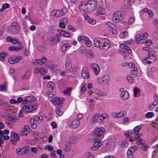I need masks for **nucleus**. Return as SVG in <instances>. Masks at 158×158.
Here are the masks:
<instances>
[{"label":"nucleus","instance_id":"46","mask_svg":"<svg viewBox=\"0 0 158 158\" xmlns=\"http://www.w3.org/2000/svg\"><path fill=\"white\" fill-rule=\"evenodd\" d=\"M47 73L46 69L45 68H40V74L41 75H44Z\"/></svg>","mask_w":158,"mask_h":158},{"label":"nucleus","instance_id":"17","mask_svg":"<svg viewBox=\"0 0 158 158\" xmlns=\"http://www.w3.org/2000/svg\"><path fill=\"white\" fill-rule=\"evenodd\" d=\"M6 40L7 41L10 42L13 44L17 43L18 44H20L21 43L19 40L17 38H13L11 37L8 36L6 38Z\"/></svg>","mask_w":158,"mask_h":158},{"label":"nucleus","instance_id":"20","mask_svg":"<svg viewBox=\"0 0 158 158\" xmlns=\"http://www.w3.org/2000/svg\"><path fill=\"white\" fill-rule=\"evenodd\" d=\"M61 13V12L60 11V10H54L51 12V14L52 16L55 17H58L61 16L63 14V13Z\"/></svg>","mask_w":158,"mask_h":158},{"label":"nucleus","instance_id":"50","mask_svg":"<svg viewBox=\"0 0 158 158\" xmlns=\"http://www.w3.org/2000/svg\"><path fill=\"white\" fill-rule=\"evenodd\" d=\"M96 116V115H95V114H94L93 115L92 118L91 119V122L94 123H96L97 122V118Z\"/></svg>","mask_w":158,"mask_h":158},{"label":"nucleus","instance_id":"8","mask_svg":"<svg viewBox=\"0 0 158 158\" xmlns=\"http://www.w3.org/2000/svg\"><path fill=\"white\" fill-rule=\"evenodd\" d=\"M80 124V122L78 120L74 119L69 121V124L71 128L75 129L77 128Z\"/></svg>","mask_w":158,"mask_h":158},{"label":"nucleus","instance_id":"41","mask_svg":"<svg viewBox=\"0 0 158 158\" xmlns=\"http://www.w3.org/2000/svg\"><path fill=\"white\" fill-rule=\"evenodd\" d=\"M37 49L41 52H44L46 51V48L45 46L40 45L38 47Z\"/></svg>","mask_w":158,"mask_h":158},{"label":"nucleus","instance_id":"15","mask_svg":"<svg viewBox=\"0 0 158 158\" xmlns=\"http://www.w3.org/2000/svg\"><path fill=\"white\" fill-rule=\"evenodd\" d=\"M30 130L29 127L28 126L26 125L24 127L23 130L19 132V134L21 136L26 135L29 133Z\"/></svg>","mask_w":158,"mask_h":158},{"label":"nucleus","instance_id":"21","mask_svg":"<svg viewBox=\"0 0 158 158\" xmlns=\"http://www.w3.org/2000/svg\"><path fill=\"white\" fill-rule=\"evenodd\" d=\"M93 94L94 96L98 97L103 96L104 94V93L102 91L96 88L93 89Z\"/></svg>","mask_w":158,"mask_h":158},{"label":"nucleus","instance_id":"36","mask_svg":"<svg viewBox=\"0 0 158 158\" xmlns=\"http://www.w3.org/2000/svg\"><path fill=\"white\" fill-rule=\"evenodd\" d=\"M10 5L8 3H5L2 5V8L0 9V11L1 12H3L4 10L7 8L10 7Z\"/></svg>","mask_w":158,"mask_h":158},{"label":"nucleus","instance_id":"22","mask_svg":"<svg viewBox=\"0 0 158 158\" xmlns=\"http://www.w3.org/2000/svg\"><path fill=\"white\" fill-rule=\"evenodd\" d=\"M87 3H86L84 2H82L79 6L80 9L81 10H82L83 11H85V12H89V10H88V8H87Z\"/></svg>","mask_w":158,"mask_h":158},{"label":"nucleus","instance_id":"16","mask_svg":"<svg viewBox=\"0 0 158 158\" xmlns=\"http://www.w3.org/2000/svg\"><path fill=\"white\" fill-rule=\"evenodd\" d=\"M110 44L109 40L106 38L103 39V42L102 47V49H104L107 50L110 47Z\"/></svg>","mask_w":158,"mask_h":158},{"label":"nucleus","instance_id":"33","mask_svg":"<svg viewBox=\"0 0 158 158\" xmlns=\"http://www.w3.org/2000/svg\"><path fill=\"white\" fill-rule=\"evenodd\" d=\"M116 15V13H114L113 14V20L114 22H118L119 20L121 19L122 18L121 16H115Z\"/></svg>","mask_w":158,"mask_h":158},{"label":"nucleus","instance_id":"64","mask_svg":"<svg viewBox=\"0 0 158 158\" xmlns=\"http://www.w3.org/2000/svg\"><path fill=\"white\" fill-rule=\"evenodd\" d=\"M16 153L18 155H22V151L21 148H18L16 150Z\"/></svg>","mask_w":158,"mask_h":158},{"label":"nucleus","instance_id":"34","mask_svg":"<svg viewBox=\"0 0 158 158\" xmlns=\"http://www.w3.org/2000/svg\"><path fill=\"white\" fill-rule=\"evenodd\" d=\"M65 66L66 69L69 70H70L72 68L71 64L69 59H67L66 60Z\"/></svg>","mask_w":158,"mask_h":158},{"label":"nucleus","instance_id":"9","mask_svg":"<svg viewBox=\"0 0 158 158\" xmlns=\"http://www.w3.org/2000/svg\"><path fill=\"white\" fill-rule=\"evenodd\" d=\"M94 142L93 146L92 147V149L93 150H96L98 149L101 145V141L99 139H94Z\"/></svg>","mask_w":158,"mask_h":158},{"label":"nucleus","instance_id":"7","mask_svg":"<svg viewBox=\"0 0 158 158\" xmlns=\"http://www.w3.org/2000/svg\"><path fill=\"white\" fill-rule=\"evenodd\" d=\"M22 57L19 56H14L9 57L8 59V61L10 64H15L18 63L22 60Z\"/></svg>","mask_w":158,"mask_h":158},{"label":"nucleus","instance_id":"47","mask_svg":"<svg viewBox=\"0 0 158 158\" xmlns=\"http://www.w3.org/2000/svg\"><path fill=\"white\" fill-rule=\"evenodd\" d=\"M34 136L35 137V139L34 140L33 142L35 143L36 142L37 139L39 138V135L38 132L37 131L34 132Z\"/></svg>","mask_w":158,"mask_h":158},{"label":"nucleus","instance_id":"62","mask_svg":"<svg viewBox=\"0 0 158 158\" xmlns=\"http://www.w3.org/2000/svg\"><path fill=\"white\" fill-rule=\"evenodd\" d=\"M38 121V117L37 116H35L31 120L30 123H34L35 121Z\"/></svg>","mask_w":158,"mask_h":158},{"label":"nucleus","instance_id":"48","mask_svg":"<svg viewBox=\"0 0 158 158\" xmlns=\"http://www.w3.org/2000/svg\"><path fill=\"white\" fill-rule=\"evenodd\" d=\"M71 91V88L68 87L65 89L63 91V92L65 94H69L70 93Z\"/></svg>","mask_w":158,"mask_h":158},{"label":"nucleus","instance_id":"44","mask_svg":"<svg viewBox=\"0 0 158 158\" xmlns=\"http://www.w3.org/2000/svg\"><path fill=\"white\" fill-rule=\"evenodd\" d=\"M141 128V127L140 125H138L135 127L134 129V131L135 134L139 133L138 132Z\"/></svg>","mask_w":158,"mask_h":158},{"label":"nucleus","instance_id":"13","mask_svg":"<svg viewBox=\"0 0 158 158\" xmlns=\"http://www.w3.org/2000/svg\"><path fill=\"white\" fill-rule=\"evenodd\" d=\"M90 67H92L94 73L96 75H98L100 73L99 67L98 65L95 63L91 64L90 65Z\"/></svg>","mask_w":158,"mask_h":158},{"label":"nucleus","instance_id":"4","mask_svg":"<svg viewBox=\"0 0 158 158\" xmlns=\"http://www.w3.org/2000/svg\"><path fill=\"white\" fill-rule=\"evenodd\" d=\"M87 4V8H88L89 12H90L96 8L97 3L96 0H90L88 1Z\"/></svg>","mask_w":158,"mask_h":158},{"label":"nucleus","instance_id":"19","mask_svg":"<svg viewBox=\"0 0 158 158\" xmlns=\"http://www.w3.org/2000/svg\"><path fill=\"white\" fill-rule=\"evenodd\" d=\"M82 76L85 79H88L89 77L88 71L87 68H84L82 71Z\"/></svg>","mask_w":158,"mask_h":158},{"label":"nucleus","instance_id":"35","mask_svg":"<svg viewBox=\"0 0 158 158\" xmlns=\"http://www.w3.org/2000/svg\"><path fill=\"white\" fill-rule=\"evenodd\" d=\"M7 82H5L4 84L0 85V91L4 92L6 91L7 88Z\"/></svg>","mask_w":158,"mask_h":158},{"label":"nucleus","instance_id":"59","mask_svg":"<svg viewBox=\"0 0 158 158\" xmlns=\"http://www.w3.org/2000/svg\"><path fill=\"white\" fill-rule=\"evenodd\" d=\"M86 158H94V156L89 152H86L85 153Z\"/></svg>","mask_w":158,"mask_h":158},{"label":"nucleus","instance_id":"63","mask_svg":"<svg viewBox=\"0 0 158 158\" xmlns=\"http://www.w3.org/2000/svg\"><path fill=\"white\" fill-rule=\"evenodd\" d=\"M147 13L150 17H152L154 15V13L153 12L150 10H148Z\"/></svg>","mask_w":158,"mask_h":158},{"label":"nucleus","instance_id":"1","mask_svg":"<svg viewBox=\"0 0 158 158\" xmlns=\"http://www.w3.org/2000/svg\"><path fill=\"white\" fill-rule=\"evenodd\" d=\"M143 50L148 51V56L143 60V63L150 64L154 62L156 59V58L151 52V49L148 46L143 47Z\"/></svg>","mask_w":158,"mask_h":158},{"label":"nucleus","instance_id":"38","mask_svg":"<svg viewBox=\"0 0 158 158\" xmlns=\"http://www.w3.org/2000/svg\"><path fill=\"white\" fill-rule=\"evenodd\" d=\"M68 47H70V45L68 44H63L61 47V50L62 51V52H64L65 51L67 50Z\"/></svg>","mask_w":158,"mask_h":158},{"label":"nucleus","instance_id":"14","mask_svg":"<svg viewBox=\"0 0 158 158\" xmlns=\"http://www.w3.org/2000/svg\"><path fill=\"white\" fill-rule=\"evenodd\" d=\"M95 15L97 16H102V15L106 16L105 9L103 8L99 7L97 9V12L95 13Z\"/></svg>","mask_w":158,"mask_h":158},{"label":"nucleus","instance_id":"54","mask_svg":"<svg viewBox=\"0 0 158 158\" xmlns=\"http://www.w3.org/2000/svg\"><path fill=\"white\" fill-rule=\"evenodd\" d=\"M144 43L146 46H149L152 44V41L150 40H147L144 41Z\"/></svg>","mask_w":158,"mask_h":158},{"label":"nucleus","instance_id":"6","mask_svg":"<svg viewBox=\"0 0 158 158\" xmlns=\"http://www.w3.org/2000/svg\"><path fill=\"white\" fill-rule=\"evenodd\" d=\"M137 141L136 143L137 145L143 150H147L148 148V147L147 144L144 143V140L140 138L137 139Z\"/></svg>","mask_w":158,"mask_h":158},{"label":"nucleus","instance_id":"51","mask_svg":"<svg viewBox=\"0 0 158 158\" xmlns=\"http://www.w3.org/2000/svg\"><path fill=\"white\" fill-rule=\"evenodd\" d=\"M154 115V113L152 112H149L147 113L145 115V116L148 118H152Z\"/></svg>","mask_w":158,"mask_h":158},{"label":"nucleus","instance_id":"10","mask_svg":"<svg viewBox=\"0 0 158 158\" xmlns=\"http://www.w3.org/2000/svg\"><path fill=\"white\" fill-rule=\"evenodd\" d=\"M148 37V35L147 33H144L143 34H140L137 35L135 37V40L137 42H139L142 40L146 39Z\"/></svg>","mask_w":158,"mask_h":158},{"label":"nucleus","instance_id":"52","mask_svg":"<svg viewBox=\"0 0 158 158\" xmlns=\"http://www.w3.org/2000/svg\"><path fill=\"white\" fill-rule=\"evenodd\" d=\"M87 21L89 23L93 25H94L96 23V21L91 18H90Z\"/></svg>","mask_w":158,"mask_h":158},{"label":"nucleus","instance_id":"32","mask_svg":"<svg viewBox=\"0 0 158 158\" xmlns=\"http://www.w3.org/2000/svg\"><path fill=\"white\" fill-rule=\"evenodd\" d=\"M26 97L27 100H28V102L31 103L34 102L36 99V98L34 96H29Z\"/></svg>","mask_w":158,"mask_h":158},{"label":"nucleus","instance_id":"40","mask_svg":"<svg viewBox=\"0 0 158 158\" xmlns=\"http://www.w3.org/2000/svg\"><path fill=\"white\" fill-rule=\"evenodd\" d=\"M6 119L8 121L13 122H15L17 120V118L15 117L12 115L8 116H7Z\"/></svg>","mask_w":158,"mask_h":158},{"label":"nucleus","instance_id":"28","mask_svg":"<svg viewBox=\"0 0 158 158\" xmlns=\"http://www.w3.org/2000/svg\"><path fill=\"white\" fill-rule=\"evenodd\" d=\"M120 47L121 48L127 50L129 53H130L132 51L131 49L129 47L126 45L122 44L120 45Z\"/></svg>","mask_w":158,"mask_h":158},{"label":"nucleus","instance_id":"55","mask_svg":"<svg viewBox=\"0 0 158 158\" xmlns=\"http://www.w3.org/2000/svg\"><path fill=\"white\" fill-rule=\"evenodd\" d=\"M130 73L131 74L133 75H135L138 73L137 71L136 68L133 69L131 70Z\"/></svg>","mask_w":158,"mask_h":158},{"label":"nucleus","instance_id":"31","mask_svg":"<svg viewBox=\"0 0 158 158\" xmlns=\"http://www.w3.org/2000/svg\"><path fill=\"white\" fill-rule=\"evenodd\" d=\"M22 109L24 112L26 113H29L31 112V110L29 106V105L24 106L23 107Z\"/></svg>","mask_w":158,"mask_h":158},{"label":"nucleus","instance_id":"30","mask_svg":"<svg viewBox=\"0 0 158 158\" xmlns=\"http://www.w3.org/2000/svg\"><path fill=\"white\" fill-rule=\"evenodd\" d=\"M60 35L66 37H70L71 36V35L70 34L63 30L60 31Z\"/></svg>","mask_w":158,"mask_h":158},{"label":"nucleus","instance_id":"26","mask_svg":"<svg viewBox=\"0 0 158 158\" xmlns=\"http://www.w3.org/2000/svg\"><path fill=\"white\" fill-rule=\"evenodd\" d=\"M99 117L101 119V123H104L107 120L108 116L107 114L104 113L102 114H100Z\"/></svg>","mask_w":158,"mask_h":158},{"label":"nucleus","instance_id":"2","mask_svg":"<svg viewBox=\"0 0 158 158\" xmlns=\"http://www.w3.org/2000/svg\"><path fill=\"white\" fill-rule=\"evenodd\" d=\"M20 29V27L19 24L17 23L14 22L8 27L7 31L11 35H15L19 32Z\"/></svg>","mask_w":158,"mask_h":158},{"label":"nucleus","instance_id":"25","mask_svg":"<svg viewBox=\"0 0 158 158\" xmlns=\"http://www.w3.org/2000/svg\"><path fill=\"white\" fill-rule=\"evenodd\" d=\"M109 79V77L107 75L104 76L102 78H100L99 80V82L101 84H105L107 83Z\"/></svg>","mask_w":158,"mask_h":158},{"label":"nucleus","instance_id":"11","mask_svg":"<svg viewBox=\"0 0 158 158\" xmlns=\"http://www.w3.org/2000/svg\"><path fill=\"white\" fill-rule=\"evenodd\" d=\"M103 40V39H97L94 40L93 41L94 46L98 48L102 49Z\"/></svg>","mask_w":158,"mask_h":158},{"label":"nucleus","instance_id":"43","mask_svg":"<svg viewBox=\"0 0 158 158\" xmlns=\"http://www.w3.org/2000/svg\"><path fill=\"white\" fill-rule=\"evenodd\" d=\"M22 155L25 154L28 152L29 148L27 147H25L21 148Z\"/></svg>","mask_w":158,"mask_h":158},{"label":"nucleus","instance_id":"45","mask_svg":"<svg viewBox=\"0 0 158 158\" xmlns=\"http://www.w3.org/2000/svg\"><path fill=\"white\" fill-rule=\"evenodd\" d=\"M128 33L126 32H122L119 35V37L122 39L124 38L125 37L127 36Z\"/></svg>","mask_w":158,"mask_h":158},{"label":"nucleus","instance_id":"61","mask_svg":"<svg viewBox=\"0 0 158 158\" xmlns=\"http://www.w3.org/2000/svg\"><path fill=\"white\" fill-rule=\"evenodd\" d=\"M135 19L134 17H131L130 18L128 22V24L133 23L134 22Z\"/></svg>","mask_w":158,"mask_h":158},{"label":"nucleus","instance_id":"57","mask_svg":"<svg viewBox=\"0 0 158 158\" xmlns=\"http://www.w3.org/2000/svg\"><path fill=\"white\" fill-rule=\"evenodd\" d=\"M127 78L128 81L130 83H131L133 81L132 77L129 75L127 76Z\"/></svg>","mask_w":158,"mask_h":158},{"label":"nucleus","instance_id":"29","mask_svg":"<svg viewBox=\"0 0 158 158\" xmlns=\"http://www.w3.org/2000/svg\"><path fill=\"white\" fill-rule=\"evenodd\" d=\"M120 96L123 100H126L129 98V94L127 91L123 93H120Z\"/></svg>","mask_w":158,"mask_h":158},{"label":"nucleus","instance_id":"42","mask_svg":"<svg viewBox=\"0 0 158 158\" xmlns=\"http://www.w3.org/2000/svg\"><path fill=\"white\" fill-rule=\"evenodd\" d=\"M71 148V144L69 142L67 143L65 145L64 150L65 152H67L69 151Z\"/></svg>","mask_w":158,"mask_h":158},{"label":"nucleus","instance_id":"3","mask_svg":"<svg viewBox=\"0 0 158 158\" xmlns=\"http://www.w3.org/2000/svg\"><path fill=\"white\" fill-rule=\"evenodd\" d=\"M105 129L103 127L97 128L95 129L93 135L94 139H102L104 137Z\"/></svg>","mask_w":158,"mask_h":158},{"label":"nucleus","instance_id":"60","mask_svg":"<svg viewBox=\"0 0 158 158\" xmlns=\"http://www.w3.org/2000/svg\"><path fill=\"white\" fill-rule=\"evenodd\" d=\"M29 106L31 108V111L35 110L36 108V106L35 105L30 104Z\"/></svg>","mask_w":158,"mask_h":158},{"label":"nucleus","instance_id":"58","mask_svg":"<svg viewBox=\"0 0 158 158\" xmlns=\"http://www.w3.org/2000/svg\"><path fill=\"white\" fill-rule=\"evenodd\" d=\"M45 149H48L49 151H52L53 150V148L50 146V145H47L45 147Z\"/></svg>","mask_w":158,"mask_h":158},{"label":"nucleus","instance_id":"39","mask_svg":"<svg viewBox=\"0 0 158 158\" xmlns=\"http://www.w3.org/2000/svg\"><path fill=\"white\" fill-rule=\"evenodd\" d=\"M7 54L6 52H1L0 53V60L3 61L5 60L4 57L6 56Z\"/></svg>","mask_w":158,"mask_h":158},{"label":"nucleus","instance_id":"49","mask_svg":"<svg viewBox=\"0 0 158 158\" xmlns=\"http://www.w3.org/2000/svg\"><path fill=\"white\" fill-rule=\"evenodd\" d=\"M106 24L111 28H113L114 29L116 27L115 24L110 22H107L106 23Z\"/></svg>","mask_w":158,"mask_h":158},{"label":"nucleus","instance_id":"5","mask_svg":"<svg viewBox=\"0 0 158 158\" xmlns=\"http://www.w3.org/2000/svg\"><path fill=\"white\" fill-rule=\"evenodd\" d=\"M61 41L60 36L58 34H56V37L53 36H51L49 39V44L50 45L52 46Z\"/></svg>","mask_w":158,"mask_h":158},{"label":"nucleus","instance_id":"37","mask_svg":"<svg viewBox=\"0 0 158 158\" xmlns=\"http://www.w3.org/2000/svg\"><path fill=\"white\" fill-rule=\"evenodd\" d=\"M30 71L29 70H27L25 74L22 76V79L24 80L27 79L30 74Z\"/></svg>","mask_w":158,"mask_h":158},{"label":"nucleus","instance_id":"27","mask_svg":"<svg viewBox=\"0 0 158 158\" xmlns=\"http://www.w3.org/2000/svg\"><path fill=\"white\" fill-rule=\"evenodd\" d=\"M54 83L52 81H49L47 85L48 90L50 91H53L55 86Z\"/></svg>","mask_w":158,"mask_h":158},{"label":"nucleus","instance_id":"56","mask_svg":"<svg viewBox=\"0 0 158 158\" xmlns=\"http://www.w3.org/2000/svg\"><path fill=\"white\" fill-rule=\"evenodd\" d=\"M119 117H123L126 114V113L124 111H121L118 113Z\"/></svg>","mask_w":158,"mask_h":158},{"label":"nucleus","instance_id":"24","mask_svg":"<svg viewBox=\"0 0 158 158\" xmlns=\"http://www.w3.org/2000/svg\"><path fill=\"white\" fill-rule=\"evenodd\" d=\"M118 144L121 147L124 148H127L128 146L127 141L126 140L119 141L118 142Z\"/></svg>","mask_w":158,"mask_h":158},{"label":"nucleus","instance_id":"12","mask_svg":"<svg viewBox=\"0 0 158 158\" xmlns=\"http://www.w3.org/2000/svg\"><path fill=\"white\" fill-rule=\"evenodd\" d=\"M51 100L53 105H56L61 104L64 101V99L62 98L56 97L52 99Z\"/></svg>","mask_w":158,"mask_h":158},{"label":"nucleus","instance_id":"18","mask_svg":"<svg viewBox=\"0 0 158 158\" xmlns=\"http://www.w3.org/2000/svg\"><path fill=\"white\" fill-rule=\"evenodd\" d=\"M68 22V20L67 18H64L60 19V22L59 24L60 27L64 28L65 27V25Z\"/></svg>","mask_w":158,"mask_h":158},{"label":"nucleus","instance_id":"23","mask_svg":"<svg viewBox=\"0 0 158 158\" xmlns=\"http://www.w3.org/2000/svg\"><path fill=\"white\" fill-rule=\"evenodd\" d=\"M154 98L155 101L152 103L150 104L148 108L150 110L154 108L158 104L157 101L158 100V99L157 98V96L156 95H155Z\"/></svg>","mask_w":158,"mask_h":158},{"label":"nucleus","instance_id":"53","mask_svg":"<svg viewBox=\"0 0 158 158\" xmlns=\"http://www.w3.org/2000/svg\"><path fill=\"white\" fill-rule=\"evenodd\" d=\"M48 96L49 97L52 98L54 96L55 92L53 91H50L48 92L47 93Z\"/></svg>","mask_w":158,"mask_h":158}]
</instances>
